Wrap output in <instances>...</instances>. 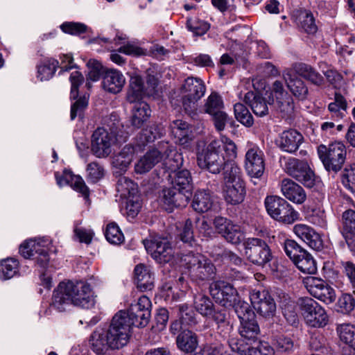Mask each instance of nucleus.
Wrapping results in <instances>:
<instances>
[{
	"label": "nucleus",
	"mask_w": 355,
	"mask_h": 355,
	"mask_svg": "<svg viewBox=\"0 0 355 355\" xmlns=\"http://www.w3.org/2000/svg\"><path fill=\"white\" fill-rule=\"evenodd\" d=\"M130 330L128 320L116 313L107 330L98 329L92 334L89 338L91 348L98 355L104 354L110 349H119L128 344Z\"/></svg>",
	"instance_id": "1"
},
{
	"label": "nucleus",
	"mask_w": 355,
	"mask_h": 355,
	"mask_svg": "<svg viewBox=\"0 0 355 355\" xmlns=\"http://www.w3.org/2000/svg\"><path fill=\"white\" fill-rule=\"evenodd\" d=\"M91 286L85 282H62L55 290L52 305L63 311L70 304L89 309L94 305Z\"/></svg>",
	"instance_id": "2"
},
{
	"label": "nucleus",
	"mask_w": 355,
	"mask_h": 355,
	"mask_svg": "<svg viewBox=\"0 0 355 355\" xmlns=\"http://www.w3.org/2000/svg\"><path fill=\"white\" fill-rule=\"evenodd\" d=\"M182 261L188 269L190 279L197 284L215 278L216 268L205 256L191 252L183 256Z\"/></svg>",
	"instance_id": "3"
},
{
	"label": "nucleus",
	"mask_w": 355,
	"mask_h": 355,
	"mask_svg": "<svg viewBox=\"0 0 355 355\" xmlns=\"http://www.w3.org/2000/svg\"><path fill=\"white\" fill-rule=\"evenodd\" d=\"M318 153L327 171L338 172L345 164L347 150L342 142L336 141L328 146H319Z\"/></svg>",
	"instance_id": "4"
},
{
	"label": "nucleus",
	"mask_w": 355,
	"mask_h": 355,
	"mask_svg": "<svg viewBox=\"0 0 355 355\" xmlns=\"http://www.w3.org/2000/svg\"><path fill=\"white\" fill-rule=\"evenodd\" d=\"M265 207L268 214L273 219L284 224H292L298 219V212L281 197L268 196L265 199Z\"/></svg>",
	"instance_id": "5"
},
{
	"label": "nucleus",
	"mask_w": 355,
	"mask_h": 355,
	"mask_svg": "<svg viewBox=\"0 0 355 355\" xmlns=\"http://www.w3.org/2000/svg\"><path fill=\"white\" fill-rule=\"evenodd\" d=\"M243 245L246 259L258 266H264L269 263L272 254L267 242L259 238L251 237L246 239Z\"/></svg>",
	"instance_id": "6"
},
{
	"label": "nucleus",
	"mask_w": 355,
	"mask_h": 355,
	"mask_svg": "<svg viewBox=\"0 0 355 355\" xmlns=\"http://www.w3.org/2000/svg\"><path fill=\"white\" fill-rule=\"evenodd\" d=\"M220 141H212L202 153L198 155L199 167L213 174L219 173L226 163L225 157L220 155Z\"/></svg>",
	"instance_id": "7"
},
{
	"label": "nucleus",
	"mask_w": 355,
	"mask_h": 355,
	"mask_svg": "<svg viewBox=\"0 0 355 355\" xmlns=\"http://www.w3.org/2000/svg\"><path fill=\"white\" fill-rule=\"evenodd\" d=\"M147 252L159 263H166L173 260L175 250L165 237L150 236L143 241Z\"/></svg>",
	"instance_id": "8"
},
{
	"label": "nucleus",
	"mask_w": 355,
	"mask_h": 355,
	"mask_svg": "<svg viewBox=\"0 0 355 355\" xmlns=\"http://www.w3.org/2000/svg\"><path fill=\"white\" fill-rule=\"evenodd\" d=\"M297 305L309 326L322 327L327 324L328 316L325 310L313 299L301 297L297 301Z\"/></svg>",
	"instance_id": "9"
},
{
	"label": "nucleus",
	"mask_w": 355,
	"mask_h": 355,
	"mask_svg": "<svg viewBox=\"0 0 355 355\" xmlns=\"http://www.w3.org/2000/svg\"><path fill=\"white\" fill-rule=\"evenodd\" d=\"M286 173L304 187L313 188L319 182L308 163L296 158H290L285 165Z\"/></svg>",
	"instance_id": "10"
},
{
	"label": "nucleus",
	"mask_w": 355,
	"mask_h": 355,
	"mask_svg": "<svg viewBox=\"0 0 355 355\" xmlns=\"http://www.w3.org/2000/svg\"><path fill=\"white\" fill-rule=\"evenodd\" d=\"M50 241L48 239H39L38 240H30L19 247L20 254L26 259H29L36 254L37 263L42 268H45L49 261V248Z\"/></svg>",
	"instance_id": "11"
},
{
	"label": "nucleus",
	"mask_w": 355,
	"mask_h": 355,
	"mask_svg": "<svg viewBox=\"0 0 355 355\" xmlns=\"http://www.w3.org/2000/svg\"><path fill=\"white\" fill-rule=\"evenodd\" d=\"M209 293L216 303L225 307L232 306L239 300L236 289L225 281L212 282L209 285Z\"/></svg>",
	"instance_id": "12"
},
{
	"label": "nucleus",
	"mask_w": 355,
	"mask_h": 355,
	"mask_svg": "<svg viewBox=\"0 0 355 355\" xmlns=\"http://www.w3.org/2000/svg\"><path fill=\"white\" fill-rule=\"evenodd\" d=\"M309 293L327 304L333 303L336 298L335 290L324 280L315 277H307L303 281Z\"/></svg>",
	"instance_id": "13"
},
{
	"label": "nucleus",
	"mask_w": 355,
	"mask_h": 355,
	"mask_svg": "<svg viewBox=\"0 0 355 355\" xmlns=\"http://www.w3.org/2000/svg\"><path fill=\"white\" fill-rule=\"evenodd\" d=\"M112 132L104 128H97L92 136V151L97 157H106L112 152L111 146L114 141V129Z\"/></svg>",
	"instance_id": "14"
},
{
	"label": "nucleus",
	"mask_w": 355,
	"mask_h": 355,
	"mask_svg": "<svg viewBox=\"0 0 355 355\" xmlns=\"http://www.w3.org/2000/svg\"><path fill=\"white\" fill-rule=\"evenodd\" d=\"M251 303L257 313L265 318L275 315L277 306L274 299L266 290H254L250 294Z\"/></svg>",
	"instance_id": "15"
},
{
	"label": "nucleus",
	"mask_w": 355,
	"mask_h": 355,
	"mask_svg": "<svg viewBox=\"0 0 355 355\" xmlns=\"http://www.w3.org/2000/svg\"><path fill=\"white\" fill-rule=\"evenodd\" d=\"M160 198L163 208L168 212H171L175 207H186L190 199L180 189H177L171 184L162 189Z\"/></svg>",
	"instance_id": "16"
},
{
	"label": "nucleus",
	"mask_w": 355,
	"mask_h": 355,
	"mask_svg": "<svg viewBox=\"0 0 355 355\" xmlns=\"http://www.w3.org/2000/svg\"><path fill=\"white\" fill-rule=\"evenodd\" d=\"M214 225L218 234L232 244H239L243 239V234L239 226L234 225L226 218L217 216L214 220Z\"/></svg>",
	"instance_id": "17"
},
{
	"label": "nucleus",
	"mask_w": 355,
	"mask_h": 355,
	"mask_svg": "<svg viewBox=\"0 0 355 355\" xmlns=\"http://www.w3.org/2000/svg\"><path fill=\"white\" fill-rule=\"evenodd\" d=\"M245 168L251 178H260L263 175L265 171L263 154L258 148H251L246 152Z\"/></svg>",
	"instance_id": "18"
},
{
	"label": "nucleus",
	"mask_w": 355,
	"mask_h": 355,
	"mask_svg": "<svg viewBox=\"0 0 355 355\" xmlns=\"http://www.w3.org/2000/svg\"><path fill=\"white\" fill-rule=\"evenodd\" d=\"M230 346L233 351L241 355H273L274 349L265 341H259L254 343V345L250 346L245 344L243 340H232Z\"/></svg>",
	"instance_id": "19"
},
{
	"label": "nucleus",
	"mask_w": 355,
	"mask_h": 355,
	"mask_svg": "<svg viewBox=\"0 0 355 355\" xmlns=\"http://www.w3.org/2000/svg\"><path fill=\"white\" fill-rule=\"evenodd\" d=\"M293 232L313 250L320 251L322 249L323 241L320 234L312 227L304 224H297L293 227Z\"/></svg>",
	"instance_id": "20"
},
{
	"label": "nucleus",
	"mask_w": 355,
	"mask_h": 355,
	"mask_svg": "<svg viewBox=\"0 0 355 355\" xmlns=\"http://www.w3.org/2000/svg\"><path fill=\"white\" fill-rule=\"evenodd\" d=\"M303 141L304 137L300 132L294 129H289L280 134L277 144L283 151L293 153Z\"/></svg>",
	"instance_id": "21"
},
{
	"label": "nucleus",
	"mask_w": 355,
	"mask_h": 355,
	"mask_svg": "<svg viewBox=\"0 0 355 355\" xmlns=\"http://www.w3.org/2000/svg\"><path fill=\"white\" fill-rule=\"evenodd\" d=\"M162 153L156 148L148 150L134 165V172L138 175L146 174L162 160Z\"/></svg>",
	"instance_id": "22"
},
{
	"label": "nucleus",
	"mask_w": 355,
	"mask_h": 355,
	"mask_svg": "<svg viewBox=\"0 0 355 355\" xmlns=\"http://www.w3.org/2000/svg\"><path fill=\"white\" fill-rule=\"evenodd\" d=\"M281 190L284 196L294 203L302 204L306 199L304 189L291 179L282 181Z\"/></svg>",
	"instance_id": "23"
},
{
	"label": "nucleus",
	"mask_w": 355,
	"mask_h": 355,
	"mask_svg": "<svg viewBox=\"0 0 355 355\" xmlns=\"http://www.w3.org/2000/svg\"><path fill=\"white\" fill-rule=\"evenodd\" d=\"M171 184L180 189L182 192L191 198L193 189V180L187 169H182L169 174Z\"/></svg>",
	"instance_id": "24"
},
{
	"label": "nucleus",
	"mask_w": 355,
	"mask_h": 355,
	"mask_svg": "<svg viewBox=\"0 0 355 355\" xmlns=\"http://www.w3.org/2000/svg\"><path fill=\"white\" fill-rule=\"evenodd\" d=\"M125 83L124 76L119 71L110 69L103 76L102 85L105 90L110 93L117 94L120 92Z\"/></svg>",
	"instance_id": "25"
},
{
	"label": "nucleus",
	"mask_w": 355,
	"mask_h": 355,
	"mask_svg": "<svg viewBox=\"0 0 355 355\" xmlns=\"http://www.w3.org/2000/svg\"><path fill=\"white\" fill-rule=\"evenodd\" d=\"M137 309L136 306H130L127 312L120 311L117 314L128 320L130 328L131 326L145 327L150 321V311H139Z\"/></svg>",
	"instance_id": "26"
},
{
	"label": "nucleus",
	"mask_w": 355,
	"mask_h": 355,
	"mask_svg": "<svg viewBox=\"0 0 355 355\" xmlns=\"http://www.w3.org/2000/svg\"><path fill=\"white\" fill-rule=\"evenodd\" d=\"M283 76L287 87L295 96L301 100L306 98L308 88L301 79L289 69L284 71Z\"/></svg>",
	"instance_id": "27"
},
{
	"label": "nucleus",
	"mask_w": 355,
	"mask_h": 355,
	"mask_svg": "<svg viewBox=\"0 0 355 355\" xmlns=\"http://www.w3.org/2000/svg\"><path fill=\"white\" fill-rule=\"evenodd\" d=\"M136 153L135 147L126 144L112 157V166L121 171H126L134 159Z\"/></svg>",
	"instance_id": "28"
},
{
	"label": "nucleus",
	"mask_w": 355,
	"mask_h": 355,
	"mask_svg": "<svg viewBox=\"0 0 355 355\" xmlns=\"http://www.w3.org/2000/svg\"><path fill=\"white\" fill-rule=\"evenodd\" d=\"M224 198L225 201L231 205H239L241 203L245 196V188L244 182L225 184L223 188Z\"/></svg>",
	"instance_id": "29"
},
{
	"label": "nucleus",
	"mask_w": 355,
	"mask_h": 355,
	"mask_svg": "<svg viewBox=\"0 0 355 355\" xmlns=\"http://www.w3.org/2000/svg\"><path fill=\"white\" fill-rule=\"evenodd\" d=\"M57 184L62 187L68 184L69 181H71V186L73 188L81 193L85 198L89 196V190L86 186L84 180L80 176H73L70 171L64 170L62 175H60L58 172L55 174Z\"/></svg>",
	"instance_id": "30"
},
{
	"label": "nucleus",
	"mask_w": 355,
	"mask_h": 355,
	"mask_svg": "<svg viewBox=\"0 0 355 355\" xmlns=\"http://www.w3.org/2000/svg\"><path fill=\"white\" fill-rule=\"evenodd\" d=\"M244 101L249 104L253 113L259 117H263L269 114L268 103L270 104V101L266 100L259 94H254L252 92H248L245 94Z\"/></svg>",
	"instance_id": "31"
},
{
	"label": "nucleus",
	"mask_w": 355,
	"mask_h": 355,
	"mask_svg": "<svg viewBox=\"0 0 355 355\" xmlns=\"http://www.w3.org/2000/svg\"><path fill=\"white\" fill-rule=\"evenodd\" d=\"M341 233L348 246L355 245V211L347 209L343 212Z\"/></svg>",
	"instance_id": "32"
},
{
	"label": "nucleus",
	"mask_w": 355,
	"mask_h": 355,
	"mask_svg": "<svg viewBox=\"0 0 355 355\" xmlns=\"http://www.w3.org/2000/svg\"><path fill=\"white\" fill-rule=\"evenodd\" d=\"M137 286L141 291H151L154 288L153 274L144 264H138L135 268Z\"/></svg>",
	"instance_id": "33"
},
{
	"label": "nucleus",
	"mask_w": 355,
	"mask_h": 355,
	"mask_svg": "<svg viewBox=\"0 0 355 355\" xmlns=\"http://www.w3.org/2000/svg\"><path fill=\"white\" fill-rule=\"evenodd\" d=\"M151 110L149 105L144 101L134 103L132 108L130 123L135 128H140L149 119Z\"/></svg>",
	"instance_id": "34"
},
{
	"label": "nucleus",
	"mask_w": 355,
	"mask_h": 355,
	"mask_svg": "<svg viewBox=\"0 0 355 355\" xmlns=\"http://www.w3.org/2000/svg\"><path fill=\"white\" fill-rule=\"evenodd\" d=\"M176 345L180 351L187 354L192 353L198 345V336L190 330H184L178 335Z\"/></svg>",
	"instance_id": "35"
},
{
	"label": "nucleus",
	"mask_w": 355,
	"mask_h": 355,
	"mask_svg": "<svg viewBox=\"0 0 355 355\" xmlns=\"http://www.w3.org/2000/svg\"><path fill=\"white\" fill-rule=\"evenodd\" d=\"M205 90L206 87L203 81L200 78L194 77H188L181 87L182 94L194 96V98L200 99L204 96Z\"/></svg>",
	"instance_id": "36"
},
{
	"label": "nucleus",
	"mask_w": 355,
	"mask_h": 355,
	"mask_svg": "<svg viewBox=\"0 0 355 355\" xmlns=\"http://www.w3.org/2000/svg\"><path fill=\"white\" fill-rule=\"evenodd\" d=\"M144 94V86L141 78L139 76L132 77L126 94V100L130 103L141 101V99Z\"/></svg>",
	"instance_id": "37"
},
{
	"label": "nucleus",
	"mask_w": 355,
	"mask_h": 355,
	"mask_svg": "<svg viewBox=\"0 0 355 355\" xmlns=\"http://www.w3.org/2000/svg\"><path fill=\"white\" fill-rule=\"evenodd\" d=\"M163 135V128L157 124H152L144 128L137 136V142L139 146H144L148 143L153 142L155 139Z\"/></svg>",
	"instance_id": "38"
},
{
	"label": "nucleus",
	"mask_w": 355,
	"mask_h": 355,
	"mask_svg": "<svg viewBox=\"0 0 355 355\" xmlns=\"http://www.w3.org/2000/svg\"><path fill=\"white\" fill-rule=\"evenodd\" d=\"M239 331L243 338L255 341L260 333L256 318H248V320L241 322Z\"/></svg>",
	"instance_id": "39"
},
{
	"label": "nucleus",
	"mask_w": 355,
	"mask_h": 355,
	"mask_svg": "<svg viewBox=\"0 0 355 355\" xmlns=\"http://www.w3.org/2000/svg\"><path fill=\"white\" fill-rule=\"evenodd\" d=\"M213 205V199L209 191H198L193 198L192 207L198 212H206Z\"/></svg>",
	"instance_id": "40"
},
{
	"label": "nucleus",
	"mask_w": 355,
	"mask_h": 355,
	"mask_svg": "<svg viewBox=\"0 0 355 355\" xmlns=\"http://www.w3.org/2000/svg\"><path fill=\"white\" fill-rule=\"evenodd\" d=\"M293 263L304 273L315 274L317 272L316 262L306 250L302 252V254L293 261Z\"/></svg>",
	"instance_id": "41"
},
{
	"label": "nucleus",
	"mask_w": 355,
	"mask_h": 355,
	"mask_svg": "<svg viewBox=\"0 0 355 355\" xmlns=\"http://www.w3.org/2000/svg\"><path fill=\"white\" fill-rule=\"evenodd\" d=\"M116 189L121 197L125 198H135L138 191L137 184L125 176L119 178Z\"/></svg>",
	"instance_id": "42"
},
{
	"label": "nucleus",
	"mask_w": 355,
	"mask_h": 355,
	"mask_svg": "<svg viewBox=\"0 0 355 355\" xmlns=\"http://www.w3.org/2000/svg\"><path fill=\"white\" fill-rule=\"evenodd\" d=\"M193 305L196 310L203 316H210L214 313V303L203 293H199L194 295Z\"/></svg>",
	"instance_id": "43"
},
{
	"label": "nucleus",
	"mask_w": 355,
	"mask_h": 355,
	"mask_svg": "<svg viewBox=\"0 0 355 355\" xmlns=\"http://www.w3.org/2000/svg\"><path fill=\"white\" fill-rule=\"evenodd\" d=\"M295 71L299 76L315 85H320L323 83V77L310 65L299 63L295 65Z\"/></svg>",
	"instance_id": "44"
},
{
	"label": "nucleus",
	"mask_w": 355,
	"mask_h": 355,
	"mask_svg": "<svg viewBox=\"0 0 355 355\" xmlns=\"http://www.w3.org/2000/svg\"><path fill=\"white\" fill-rule=\"evenodd\" d=\"M19 271V262L14 258H7L0 262V278L4 280L11 279Z\"/></svg>",
	"instance_id": "45"
},
{
	"label": "nucleus",
	"mask_w": 355,
	"mask_h": 355,
	"mask_svg": "<svg viewBox=\"0 0 355 355\" xmlns=\"http://www.w3.org/2000/svg\"><path fill=\"white\" fill-rule=\"evenodd\" d=\"M223 169H224L225 184L228 182L231 183L244 182L241 178V168L234 162H226Z\"/></svg>",
	"instance_id": "46"
},
{
	"label": "nucleus",
	"mask_w": 355,
	"mask_h": 355,
	"mask_svg": "<svg viewBox=\"0 0 355 355\" xmlns=\"http://www.w3.org/2000/svg\"><path fill=\"white\" fill-rule=\"evenodd\" d=\"M347 107V103L344 96L340 94L336 93L334 101L329 103L328 109L333 117L343 118L345 116Z\"/></svg>",
	"instance_id": "47"
},
{
	"label": "nucleus",
	"mask_w": 355,
	"mask_h": 355,
	"mask_svg": "<svg viewBox=\"0 0 355 355\" xmlns=\"http://www.w3.org/2000/svg\"><path fill=\"white\" fill-rule=\"evenodd\" d=\"M58 62L53 59L44 60L37 67V77L41 81L50 79L56 71Z\"/></svg>",
	"instance_id": "48"
},
{
	"label": "nucleus",
	"mask_w": 355,
	"mask_h": 355,
	"mask_svg": "<svg viewBox=\"0 0 355 355\" xmlns=\"http://www.w3.org/2000/svg\"><path fill=\"white\" fill-rule=\"evenodd\" d=\"M235 118L238 121L246 127H251L254 123L252 115L249 110L241 103H237L234 106Z\"/></svg>",
	"instance_id": "49"
},
{
	"label": "nucleus",
	"mask_w": 355,
	"mask_h": 355,
	"mask_svg": "<svg viewBox=\"0 0 355 355\" xmlns=\"http://www.w3.org/2000/svg\"><path fill=\"white\" fill-rule=\"evenodd\" d=\"M275 347L278 352L291 354L297 347V344L291 338L281 335L276 338Z\"/></svg>",
	"instance_id": "50"
},
{
	"label": "nucleus",
	"mask_w": 355,
	"mask_h": 355,
	"mask_svg": "<svg viewBox=\"0 0 355 355\" xmlns=\"http://www.w3.org/2000/svg\"><path fill=\"white\" fill-rule=\"evenodd\" d=\"M338 332L340 340L349 345L355 346V327L349 324H343L338 327Z\"/></svg>",
	"instance_id": "51"
},
{
	"label": "nucleus",
	"mask_w": 355,
	"mask_h": 355,
	"mask_svg": "<svg viewBox=\"0 0 355 355\" xmlns=\"http://www.w3.org/2000/svg\"><path fill=\"white\" fill-rule=\"evenodd\" d=\"M272 101L273 103H275V107L277 109V110L283 114L284 117L288 116L293 113L294 105L293 99L290 95L282 97H277L275 101H274L273 99Z\"/></svg>",
	"instance_id": "52"
},
{
	"label": "nucleus",
	"mask_w": 355,
	"mask_h": 355,
	"mask_svg": "<svg viewBox=\"0 0 355 355\" xmlns=\"http://www.w3.org/2000/svg\"><path fill=\"white\" fill-rule=\"evenodd\" d=\"M183 162L182 155L175 150H171L164 160V165L172 173L180 170V168L182 166Z\"/></svg>",
	"instance_id": "53"
},
{
	"label": "nucleus",
	"mask_w": 355,
	"mask_h": 355,
	"mask_svg": "<svg viewBox=\"0 0 355 355\" xmlns=\"http://www.w3.org/2000/svg\"><path fill=\"white\" fill-rule=\"evenodd\" d=\"M105 236L107 241L112 244H121L124 240L122 232L114 223H109L107 225Z\"/></svg>",
	"instance_id": "54"
},
{
	"label": "nucleus",
	"mask_w": 355,
	"mask_h": 355,
	"mask_svg": "<svg viewBox=\"0 0 355 355\" xmlns=\"http://www.w3.org/2000/svg\"><path fill=\"white\" fill-rule=\"evenodd\" d=\"M282 313L288 324L295 326L299 322L297 305L293 301H288L282 307Z\"/></svg>",
	"instance_id": "55"
},
{
	"label": "nucleus",
	"mask_w": 355,
	"mask_h": 355,
	"mask_svg": "<svg viewBox=\"0 0 355 355\" xmlns=\"http://www.w3.org/2000/svg\"><path fill=\"white\" fill-rule=\"evenodd\" d=\"M299 21L302 28L307 33L312 34L316 32L317 26L311 12L302 11L299 16Z\"/></svg>",
	"instance_id": "56"
},
{
	"label": "nucleus",
	"mask_w": 355,
	"mask_h": 355,
	"mask_svg": "<svg viewBox=\"0 0 355 355\" xmlns=\"http://www.w3.org/2000/svg\"><path fill=\"white\" fill-rule=\"evenodd\" d=\"M87 178L88 181L96 183L100 180L105 174L103 167L96 162L89 163L87 166Z\"/></svg>",
	"instance_id": "57"
},
{
	"label": "nucleus",
	"mask_w": 355,
	"mask_h": 355,
	"mask_svg": "<svg viewBox=\"0 0 355 355\" xmlns=\"http://www.w3.org/2000/svg\"><path fill=\"white\" fill-rule=\"evenodd\" d=\"M223 103L220 96L215 93H211L207 99L205 104V111L209 114H211L220 110H222Z\"/></svg>",
	"instance_id": "58"
},
{
	"label": "nucleus",
	"mask_w": 355,
	"mask_h": 355,
	"mask_svg": "<svg viewBox=\"0 0 355 355\" xmlns=\"http://www.w3.org/2000/svg\"><path fill=\"white\" fill-rule=\"evenodd\" d=\"M284 249L286 254L293 261L300 257V254H302L306 250L302 248L296 241L294 240L286 239L284 243Z\"/></svg>",
	"instance_id": "59"
},
{
	"label": "nucleus",
	"mask_w": 355,
	"mask_h": 355,
	"mask_svg": "<svg viewBox=\"0 0 355 355\" xmlns=\"http://www.w3.org/2000/svg\"><path fill=\"white\" fill-rule=\"evenodd\" d=\"M234 306V311L240 320V322H242L245 320H248V318H256L254 312L250 309V305L246 302H241L235 303Z\"/></svg>",
	"instance_id": "60"
},
{
	"label": "nucleus",
	"mask_w": 355,
	"mask_h": 355,
	"mask_svg": "<svg viewBox=\"0 0 355 355\" xmlns=\"http://www.w3.org/2000/svg\"><path fill=\"white\" fill-rule=\"evenodd\" d=\"M355 306V300L349 294H343L338 300L337 311L344 314L349 313Z\"/></svg>",
	"instance_id": "61"
},
{
	"label": "nucleus",
	"mask_w": 355,
	"mask_h": 355,
	"mask_svg": "<svg viewBox=\"0 0 355 355\" xmlns=\"http://www.w3.org/2000/svg\"><path fill=\"white\" fill-rule=\"evenodd\" d=\"M342 182L346 188L355 193V164L345 168L342 174Z\"/></svg>",
	"instance_id": "62"
},
{
	"label": "nucleus",
	"mask_w": 355,
	"mask_h": 355,
	"mask_svg": "<svg viewBox=\"0 0 355 355\" xmlns=\"http://www.w3.org/2000/svg\"><path fill=\"white\" fill-rule=\"evenodd\" d=\"M178 237L183 243L189 245L194 241L193 224L191 219L186 220L183 227L179 231Z\"/></svg>",
	"instance_id": "63"
},
{
	"label": "nucleus",
	"mask_w": 355,
	"mask_h": 355,
	"mask_svg": "<svg viewBox=\"0 0 355 355\" xmlns=\"http://www.w3.org/2000/svg\"><path fill=\"white\" fill-rule=\"evenodd\" d=\"M88 105V97L85 95L78 98L71 107V119L73 120L77 116L81 117Z\"/></svg>",
	"instance_id": "64"
}]
</instances>
